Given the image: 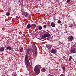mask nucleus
<instances>
[{"label": "nucleus", "instance_id": "obj_9", "mask_svg": "<svg viewBox=\"0 0 76 76\" xmlns=\"http://www.w3.org/2000/svg\"><path fill=\"white\" fill-rule=\"evenodd\" d=\"M4 50V48L1 47L0 48V50L1 51H3Z\"/></svg>", "mask_w": 76, "mask_h": 76}, {"label": "nucleus", "instance_id": "obj_8", "mask_svg": "<svg viewBox=\"0 0 76 76\" xmlns=\"http://www.w3.org/2000/svg\"><path fill=\"white\" fill-rule=\"evenodd\" d=\"M31 26H32L33 28H36V27H37V25L35 24H33L31 25Z\"/></svg>", "mask_w": 76, "mask_h": 76}, {"label": "nucleus", "instance_id": "obj_2", "mask_svg": "<svg viewBox=\"0 0 76 76\" xmlns=\"http://www.w3.org/2000/svg\"><path fill=\"white\" fill-rule=\"evenodd\" d=\"M50 36V34L48 33H47L46 34H45L44 35L42 36V38H46L44 39H41L40 40L41 41H44L45 39H47V40H49V38L48 37H49ZM46 37H48L47 38H46Z\"/></svg>", "mask_w": 76, "mask_h": 76}, {"label": "nucleus", "instance_id": "obj_12", "mask_svg": "<svg viewBox=\"0 0 76 76\" xmlns=\"http://www.w3.org/2000/svg\"><path fill=\"white\" fill-rule=\"evenodd\" d=\"M51 25L52 27H55V24L53 22L51 23Z\"/></svg>", "mask_w": 76, "mask_h": 76}, {"label": "nucleus", "instance_id": "obj_13", "mask_svg": "<svg viewBox=\"0 0 76 76\" xmlns=\"http://www.w3.org/2000/svg\"><path fill=\"white\" fill-rule=\"evenodd\" d=\"M7 49L8 50H12V48L10 47V46H8V47H7Z\"/></svg>", "mask_w": 76, "mask_h": 76}, {"label": "nucleus", "instance_id": "obj_15", "mask_svg": "<svg viewBox=\"0 0 76 76\" xmlns=\"http://www.w3.org/2000/svg\"><path fill=\"white\" fill-rule=\"evenodd\" d=\"M25 17H27V16H28L29 15V14L27 12H26L25 13Z\"/></svg>", "mask_w": 76, "mask_h": 76}, {"label": "nucleus", "instance_id": "obj_4", "mask_svg": "<svg viewBox=\"0 0 76 76\" xmlns=\"http://www.w3.org/2000/svg\"><path fill=\"white\" fill-rule=\"evenodd\" d=\"M76 51V49L74 48V46H73V49H72L71 50V53H75Z\"/></svg>", "mask_w": 76, "mask_h": 76}, {"label": "nucleus", "instance_id": "obj_3", "mask_svg": "<svg viewBox=\"0 0 76 76\" xmlns=\"http://www.w3.org/2000/svg\"><path fill=\"white\" fill-rule=\"evenodd\" d=\"M25 61L26 62V64L27 66H29L30 65V63L28 59V56L26 54V57L25 58Z\"/></svg>", "mask_w": 76, "mask_h": 76}, {"label": "nucleus", "instance_id": "obj_16", "mask_svg": "<svg viewBox=\"0 0 76 76\" xmlns=\"http://www.w3.org/2000/svg\"><path fill=\"white\" fill-rule=\"evenodd\" d=\"M6 15L7 16H9L10 15V13L9 12H7L6 13Z\"/></svg>", "mask_w": 76, "mask_h": 76}, {"label": "nucleus", "instance_id": "obj_10", "mask_svg": "<svg viewBox=\"0 0 76 76\" xmlns=\"http://www.w3.org/2000/svg\"><path fill=\"white\" fill-rule=\"evenodd\" d=\"M29 52H31V49L29 48H28L27 52V53L29 54Z\"/></svg>", "mask_w": 76, "mask_h": 76}, {"label": "nucleus", "instance_id": "obj_6", "mask_svg": "<svg viewBox=\"0 0 76 76\" xmlns=\"http://www.w3.org/2000/svg\"><path fill=\"white\" fill-rule=\"evenodd\" d=\"M35 52V56H37V48L35 47V49L34 50H33L32 52L33 53H34Z\"/></svg>", "mask_w": 76, "mask_h": 76}, {"label": "nucleus", "instance_id": "obj_29", "mask_svg": "<svg viewBox=\"0 0 76 76\" xmlns=\"http://www.w3.org/2000/svg\"><path fill=\"white\" fill-rule=\"evenodd\" d=\"M39 0L41 1V0Z\"/></svg>", "mask_w": 76, "mask_h": 76}, {"label": "nucleus", "instance_id": "obj_24", "mask_svg": "<svg viewBox=\"0 0 76 76\" xmlns=\"http://www.w3.org/2000/svg\"><path fill=\"white\" fill-rule=\"evenodd\" d=\"M70 0H67V3H69V2H70Z\"/></svg>", "mask_w": 76, "mask_h": 76}, {"label": "nucleus", "instance_id": "obj_7", "mask_svg": "<svg viewBox=\"0 0 76 76\" xmlns=\"http://www.w3.org/2000/svg\"><path fill=\"white\" fill-rule=\"evenodd\" d=\"M51 52L52 53H53V54H55L56 53V51L54 49L52 50H51Z\"/></svg>", "mask_w": 76, "mask_h": 76}, {"label": "nucleus", "instance_id": "obj_18", "mask_svg": "<svg viewBox=\"0 0 76 76\" xmlns=\"http://www.w3.org/2000/svg\"><path fill=\"white\" fill-rule=\"evenodd\" d=\"M22 51H23V48H21L20 49V51L22 53Z\"/></svg>", "mask_w": 76, "mask_h": 76}, {"label": "nucleus", "instance_id": "obj_26", "mask_svg": "<svg viewBox=\"0 0 76 76\" xmlns=\"http://www.w3.org/2000/svg\"><path fill=\"white\" fill-rule=\"evenodd\" d=\"M70 27H72V26H73V25L72 24H70Z\"/></svg>", "mask_w": 76, "mask_h": 76}, {"label": "nucleus", "instance_id": "obj_5", "mask_svg": "<svg viewBox=\"0 0 76 76\" xmlns=\"http://www.w3.org/2000/svg\"><path fill=\"white\" fill-rule=\"evenodd\" d=\"M69 41H72L73 40V37L72 36H69L68 37Z\"/></svg>", "mask_w": 76, "mask_h": 76}, {"label": "nucleus", "instance_id": "obj_14", "mask_svg": "<svg viewBox=\"0 0 76 76\" xmlns=\"http://www.w3.org/2000/svg\"><path fill=\"white\" fill-rule=\"evenodd\" d=\"M31 25L30 24H28L26 27V28H28V29H29V28H31Z\"/></svg>", "mask_w": 76, "mask_h": 76}, {"label": "nucleus", "instance_id": "obj_11", "mask_svg": "<svg viewBox=\"0 0 76 76\" xmlns=\"http://www.w3.org/2000/svg\"><path fill=\"white\" fill-rule=\"evenodd\" d=\"M41 71L42 72H45L46 71V69L44 68H42L41 69Z\"/></svg>", "mask_w": 76, "mask_h": 76}, {"label": "nucleus", "instance_id": "obj_1", "mask_svg": "<svg viewBox=\"0 0 76 76\" xmlns=\"http://www.w3.org/2000/svg\"><path fill=\"white\" fill-rule=\"evenodd\" d=\"M41 66L40 65H37L34 68V70L35 72V75H38L40 73V70Z\"/></svg>", "mask_w": 76, "mask_h": 76}, {"label": "nucleus", "instance_id": "obj_17", "mask_svg": "<svg viewBox=\"0 0 76 76\" xmlns=\"http://www.w3.org/2000/svg\"><path fill=\"white\" fill-rule=\"evenodd\" d=\"M38 29L39 30H41V29H42V26H39V27Z\"/></svg>", "mask_w": 76, "mask_h": 76}, {"label": "nucleus", "instance_id": "obj_22", "mask_svg": "<svg viewBox=\"0 0 76 76\" xmlns=\"http://www.w3.org/2000/svg\"><path fill=\"white\" fill-rule=\"evenodd\" d=\"M48 76H54L53 75H51L50 74L48 75Z\"/></svg>", "mask_w": 76, "mask_h": 76}, {"label": "nucleus", "instance_id": "obj_20", "mask_svg": "<svg viewBox=\"0 0 76 76\" xmlns=\"http://www.w3.org/2000/svg\"><path fill=\"white\" fill-rule=\"evenodd\" d=\"M58 23H61V21L60 20H58Z\"/></svg>", "mask_w": 76, "mask_h": 76}, {"label": "nucleus", "instance_id": "obj_25", "mask_svg": "<svg viewBox=\"0 0 76 76\" xmlns=\"http://www.w3.org/2000/svg\"><path fill=\"white\" fill-rule=\"evenodd\" d=\"M47 26H50V24L48 23Z\"/></svg>", "mask_w": 76, "mask_h": 76}, {"label": "nucleus", "instance_id": "obj_28", "mask_svg": "<svg viewBox=\"0 0 76 76\" xmlns=\"http://www.w3.org/2000/svg\"><path fill=\"white\" fill-rule=\"evenodd\" d=\"M50 28H51V26H50Z\"/></svg>", "mask_w": 76, "mask_h": 76}, {"label": "nucleus", "instance_id": "obj_21", "mask_svg": "<svg viewBox=\"0 0 76 76\" xmlns=\"http://www.w3.org/2000/svg\"><path fill=\"white\" fill-rule=\"evenodd\" d=\"M43 27H44V28H46L47 27V25H44L43 26Z\"/></svg>", "mask_w": 76, "mask_h": 76}, {"label": "nucleus", "instance_id": "obj_23", "mask_svg": "<svg viewBox=\"0 0 76 76\" xmlns=\"http://www.w3.org/2000/svg\"><path fill=\"white\" fill-rule=\"evenodd\" d=\"M65 67H62V69L63 70H65Z\"/></svg>", "mask_w": 76, "mask_h": 76}, {"label": "nucleus", "instance_id": "obj_27", "mask_svg": "<svg viewBox=\"0 0 76 76\" xmlns=\"http://www.w3.org/2000/svg\"><path fill=\"white\" fill-rule=\"evenodd\" d=\"M60 76H64V75L63 74H61Z\"/></svg>", "mask_w": 76, "mask_h": 76}, {"label": "nucleus", "instance_id": "obj_19", "mask_svg": "<svg viewBox=\"0 0 76 76\" xmlns=\"http://www.w3.org/2000/svg\"><path fill=\"white\" fill-rule=\"evenodd\" d=\"M72 56H69V61H71V60H72Z\"/></svg>", "mask_w": 76, "mask_h": 76}]
</instances>
